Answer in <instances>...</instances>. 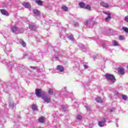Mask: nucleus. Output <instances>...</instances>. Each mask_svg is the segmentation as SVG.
<instances>
[{"label": "nucleus", "mask_w": 128, "mask_h": 128, "mask_svg": "<svg viewBox=\"0 0 128 128\" xmlns=\"http://www.w3.org/2000/svg\"><path fill=\"white\" fill-rule=\"evenodd\" d=\"M74 26H78V22H76L74 24Z\"/></svg>", "instance_id": "nucleus-35"}, {"label": "nucleus", "mask_w": 128, "mask_h": 128, "mask_svg": "<svg viewBox=\"0 0 128 128\" xmlns=\"http://www.w3.org/2000/svg\"><path fill=\"white\" fill-rule=\"evenodd\" d=\"M66 108H68V106H66L64 105H63L62 106V110L64 111V112H66Z\"/></svg>", "instance_id": "nucleus-24"}, {"label": "nucleus", "mask_w": 128, "mask_h": 128, "mask_svg": "<svg viewBox=\"0 0 128 128\" xmlns=\"http://www.w3.org/2000/svg\"><path fill=\"white\" fill-rule=\"evenodd\" d=\"M38 120L40 122H44V117L42 116V117H40L38 119Z\"/></svg>", "instance_id": "nucleus-17"}, {"label": "nucleus", "mask_w": 128, "mask_h": 128, "mask_svg": "<svg viewBox=\"0 0 128 128\" xmlns=\"http://www.w3.org/2000/svg\"><path fill=\"white\" fill-rule=\"evenodd\" d=\"M102 46L103 48H108L106 44H104V45H102Z\"/></svg>", "instance_id": "nucleus-34"}, {"label": "nucleus", "mask_w": 128, "mask_h": 128, "mask_svg": "<svg viewBox=\"0 0 128 128\" xmlns=\"http://www.w3.org/2000/svg\"><path fill=\"white\" fill-rule=\"evenodd\" d=\"M30 68H32L33 70H36V67L34 66H30Z\"/></svg>", "instance_id": "nucleus-39"}, {"label": "nucleus", "mask_w": 128, "mask_h": 128, "mask_svg": "<svg viewBox=\"0 0 128 128\" xmlns=\"http://www.w3.org/2000/svg\"><path fill=\"white\" fill-rule=\"evenodd\" d=\"M100 6H103L104 8H109L110 7V5H108V3H106L104 2H101Z\"/></svg>", "instance_id": "nucleus-10"}, {"label": "nucleus", "mask_w": 128, "mask_h": 128, "mask_svg": "<svg viewBox=\"0 0 128 128\" xmlns=\"http://www.w3.org/2000/svg\"><path fill=\"white\" fill-rule=\"evenodd\" d=\"M112 44L113 46H119L118 43V42L116 40H113Z\"/></svg>", "instance_id": "nucleus-20"}, {"label": "nucleus", "mask_w": 128, "mask_h": 128, "mask_svg": "<svg viewBox=\"0 0 128 128\" xmlns=\"http://www.w3.org/2000/svg\"><path fill=\"white\" fill-rule=\"evenodd\" d=\"M85 108H86L87 109V110H92L90 107V106H85Z\"/></svg>", "instance_id": "nucleus-32"}, {"label": "nucleus", "mask_w": 128, "mask_h": 128, "mask_svg": "<svg viewBox=\"0 0 128 128\" xmlns=\"http://www.w3.org/2000/svg\"><path fill=\"white\" fill-rule=\"evenodd\" d=\"M20 29L18 28L16 26H13L12 28V32L15 34H20Z\"/></svg>", "instance_id": "nucleus-5"}, {"label": "nucleus", "mask_w": 128, "mask_h": 128, "mask_svg": "<svg viewBox=\"0 0 128 128\" xmlns=\"http://www.w3.org/2000/svg\"><path fill=\"white\" fill-rule=\"evenodd\" d=\"M125 20L126 22H128V16L125 17Z\"/></svg>", "instance_id": "nucleus-36"}, {"label": "nucleus", "mask_w": 128, "mask_h": 128, "mask_svg": "<svg viewBox=\"0 0 128 128\" xmlns=\"http://www.w3.org/2000/svg\"><path fill=\"white\" fill-rule=\"evenodd\" d=\"M35 2L38 4V6H42V2L40 0H35Z\"/></svg>", "instance_id": "nucleus-14"}, {"label": "nucleus", "mask_w": 128, "mask_h": 128, "mask_svg": "<svg viewBox=\"0 0 128 128\" xmlns=\"http://www.w3.org/2000/svg\"><path fill=\"white\" fill-rule=\"evenodd\" d=\"M32 110H38V106L36 104H33L32 106Z\"/></svg>", "instance_id": "nucleus-19"}, {"label": "nucleus", "mask_w": 128, "mask_h": 128, "mask_svg": "<svg viewBox=\"0 0 128 128\" xmlns=\"http://www.w3.org/2000/svg\"><path fill=\"white\" fill-rule=\"evenodd\" d=\"M42 98L44 100V104H46H46H50V98L46 95V93L44 96H42Z\"/></svg>", "instance_id": "nucleus-3"}, {"label": "nucleus", "mask_w": 128, "mask_h": 128, "mask_svg": "<svg viewBox=\"0 0 128 128\" xmlns=\"http://www.w3.org/2000/svg\"><path fill=\"white\" fill-rule=\"evenodd\" d=\"M62 10H64V12H68V7L66 6H62Z\"/></svg>", "instance_id": "nucleus-26"}, {"label": "nucleus", "mask_w": 128, "mask_h": 128, "mask_svg": "<svg viewBox=\"0 0 128 128\" xmlns=\"http://www.w3.org/2000/svg\"><path fill=\"white\" fill-rule=\"evenodd\" d=\"M34 16H40V10L34 9L33 10Z\"/></svg>", "instance_id": "nucleus-8"}, {"label": "nucleus", "mask_w": 128, "mask_h": 128, "mask_svg": "<svg viewBox=\"0 0 128 128\" xmlns=\"http://www.w3.org/2000/svg\"><path fill=\"white\" fill-rule=\"evenodd\" d=\"M118 72L120 74H124V69L123 68H118Z\"/></svg>", "instance_id": "nucleus-9"}, {"label": "nucleus", "mask_w": 128, "mask_h": 128, "mask_svg": "<svg viewBox=\"0 0 128 128\" xmlns=\"http://www.w3.org/2000/svg\"><path fill=\"white\" fill-rule=\"evenodd\" d=\"M127 68H128V66Z\"/></svg>", "instance_id": "nucleus-43"}, {"label": "nucleus", "mask_w": 128, "mask_h": 128, "mask_svg": "<svg viewBox=\"0 0 128 128\" xmlns=\"http://www.w3.org/2000/svg\"><path fill=\"white\" fill-rule=\"evenodd\" d=\"M119 40H124V37L122 36H119Z\"/></svg>", "instance_id": "nucleus-31"}, {"label": "nucleus", "mask_w": 128, "mask_h": 128, "mask_svg": "<svg viewBox=\"0 0 128 128\" xmlns=\"http://www.w3.org/2000/svg\"><path fill=\"white\" fill-rule=\"evenodd\" d=\"M105 78L110 82V84H114L116 82V78L114 75H112L109 74H105Z\"/></svg>", "instance_id": "nucleus-1"}, {"label": "nucleus", "mask_w": 128, "mask_h": 128, "mask_svg": "<svg viewBox=\"0 0 128 128\" xmlns=\"http://www.w3.org/2000/svg\"><path fill=\"white\" fill-rule=\"evenodd\" d=\"M96 100L98 102H100V104H102V99L100 98V97H98L96 98Z\"/></svg>", "instance_id": "nucleus-18"}, {"label": "nucleus", "mask_w": 128, "mask_h": 128, "mask_svg": "<svg viewBox=\"0 0 128 128\" xmlns=\"http://www.w3.org/2000/svg\"><path fill=\"white\" fill-rule=\"evenodd\" d=\"M20 43L24 48H25V46H26V42H24L22 40H20Z\"/></svg>", "instance_id": "nucleus-21"}, {"label": "nucleus", "mask_w": 128, "mask_h": 128, "mask_svg": "<svg viewBox=\"0 0 128 128\" xmlns=\"http://www.w3.org/2000/svg\"><path fill=\"white\" fill-rule=\"evenodd\" d=\"M0 12H1V14H4V16H9L8 12L6 10L4 9L1 10Z\"/></svg>", "instance_id": "nucleus-11"}, {"label": "nucleus", "mask_w": 128, "mask_h": 128, "mask_svg": "<svg viewBox=\"0 0 128 128\" xmlns=\"http://www.w3.org/2000/svg\"><path fill=\"white\" fill-rule=\"evenodd\" d=\"M103 12L104 14H107V16H108V14H110L108 12H104V11Z\"/></svg>", "instance_id": "nucleus-33"}, {"label": "nucleus", "mask_w": 128, "mask_h": 128, "mask_svg": "<svg viewBox=\"0 0 128 128\" xmlns=\"http://www.w3.org/2000/svg\"><path fill=\"white\" fill-rule=\"evenodd\" d=\"M111 18H112V16L110 14H108V17L105 18V21L110 22Z\"/></svg>", "instance_id": "nucleus-16"}, {"label": "nucleus", "mask_w": 128, "mask_h": 128, "mask_svg": "<svg viewBox=\"0 0 128 128\" xmlns=\"http://www.w3.org/2000/svg\"><path fill=\"white\" fill-rule=\"evenodd\" d=\"M82 118V116L80 114L77 115V120H80Z\"/></svg>", "instance_id": "nucleus-30"}, {"label": "nucleus", "mask_w": 128, "mask_h": 128, "mask_svg": "<svg viewBox=\"0 0 128 128\" xmlns=\"http://www.w3.org/2000/svg\"><path fill=\"white\" fill-rule=\"evenodd\" d=\"M106 122V118H102L100 121L98 123V125L100 128H104V124Z\"/></svg>", "instance_id": "nucleus-4"}, {"label": "nucleus", "mask_w": 128, "mask_h": 128, "mask_svg": "<svg viewBox=\"0 0 128 128\" xmlns=\"http://www.w3.org/2000/svg\"><path fill=\"white\" fill-rule=\"evenodd\" d=\"M110 112H114V108H112L111 110H110Z\"/></svg>", "instance_id": "nucleus-37"}, {"label": "nucleus", "mask_w": 128, "mask_h": 128, "mask_svg": "<svg viewBox=\"0 0 128 128\" xmlns=\"http://www.w3.org/2000/svg\"><path fill=\"white\" fill-rule=\"evenodd\" d=\"M28 26L31 30H36V26L34 25L30 24Z\"/></svg>", "instance_id": "nucleus-12"}, {"label": "nucleus", "mask_w": 128, "mask_h": 128, "mask_svg": "<svg viewBox=\"0 0 128 128\" xmlns=\"http://www.w3.org/2000/svg\"><path fill=\"white\" fill-rule=\"evenodd\" d=\"M12 68V65H10V66H8L9 68Z\"/></svg>", "instance_id": "nucleus-41"}, {"label": "nucleus", "mask_w": 128, "mask_h": 128, "mask_svg": "<svg viewBox=\"0 0 128 128\" xmlns=\"http://www.w3.org/2000/svg\"><path fill=\"white\" fill-rule=\"evenodd\" d=\"M122 98L124 100H128V96L126 95H124V94L122 95Z\"/></svg>", "instance_id": "nucleus-23"}, {"label": "nucleus", "mask_w": 128, "mask_h": 128, "mask_svg": "<svg viewBox=\"0 0 128 128\" xmlns=\"http://www.w3.org/2000/svg\"><path fill=\"white\" fill-rule=\"evenodd\" d=\"M95 24H96V22H93V26H95Z\"/></svg>", "instance_id": "nucleus-40"}, {"label": "nucleus", "mask_w": 128, "mask_h": 128, "mask_svg": "<svg viewBox=\"0 0 128 128\" xmlns=\"http://www.w3.org/2000/svg\"><path fill=\"white\" fill-rule=\"evenodd\" d=\"M53 93H54V90L52 88L50 89L48 92V94H52Z\"/></svg>", "instance_id": "nucleus-27"}, {"label": "nucleus", "mask_w": 128, "mask_h": 128, "mask_svg": "<svg viewBox=\"0 0 128 128\" xmlns=\"http://www.w3.org/2000/svg\"><path fill=\"white\" fill-rule=\"evenodd\" d=\"M86 10H90L92 8H90V6L88 4L86 5V6L84 7Z\"/></svg>", "instance_id": "nucleus-25"}, {"label": "nucleus", "mask_w": 128, "mask_h": 128, "mask_svg": "<svg viewBox=\"0 0 128 128\" xmlns=\"http://www.w3.org/2000/svg\"><path fill=\"white\" fill-rule=\"evenodd\" d=\"M84 68H88V66H86V64H84Z\"/></svg>", "instance_id": "nucleus-38"}, {"label": "nucleus", "mask_w": 128, "mask_h": 128, "mask_svg": "<svg viewBox=\"0 0 128 128\" xmlns=\"http://www.w3.org/2000/svg\"><path fill=\"white\" fill-rule=\"evenodd\" d=\"M68 38H69V40H74V36H72V34H70L68 36Z\"/></svg>", "instance_id": "nucleus-29"}, {"label": "nucleus", "mask_w": 128, "mask_h": 128, "mask_svg": "<svg viewBox=\"0 0 128 128\" xmlns=\"http://www.w3.org/2000/svg\"><path fill=\"white\" fill-rule=\"evenodd\" d=\"M10 106L11 108H14V102H12V101L10 102Z\"/></svg>", "instance_id": "nucleus-22"}, {"label": "nucleus", "mask_w": 128, "mask_h": 128, "mask_svg": "<svg viewBox=\"0 0 128 128\" xmlns=\"http://www.w3.org/2000/svg\"><path fill=\"white\" fill-rule=\"evenodd\" d=\"M22 4L24 8H30V4L28 2H24Z\"/></svg>", "instance_id": "nucleus-7"}, {"label": "nucleus", "mask_w": 128, "mask_h": 128, "mask_svg": "<svg viewBox=\"0 0 128 128\" xmlns=\"http://www.w3.org/2000/svg\"><path fill=\"white\" fill-rule=\"evenodd\" d=\"M78 6H80V8H84V6H86V4L82 2H80L78 4Z\"/></svg>", "instance_id": "nucleus-15"}, {"label": "nucleus", "mask_w": 128, "mask_h": 128, "mask_svg": "<svg viewBox=\"0 0 128 128\" xmlns=\"http://www.w3.org/2000/svg\"><path fill=\"white\" fill-rule=\"evenodd\" d=\"M122 30L125 32H126L128 34V28L126 27H122Z\"/></svg>", "instance_id": "nucleus-28"}, {"label": "nucleus", "mask_w": 128, "mask_h": 128, "mask_svg": "<svg viewBox=\"0 0 128 128\" xmlns=\"http://www.w3.org/2000/svg\"><path fill=\"white\" fill-rule=\"evenodd\" d=\"M92 20H94V17H92L89 20H86L85 24L86 26H88V24H90V22H92Z\"/></svg>", "instance_id": "nucleus-13"}, {"label": "nucleus", "mask_w": 128, "mask_h": 128, "mask_svg": "<svg viewBox=\"0 0 128 128\" xmlns=\"http://www.w3.org/2000/svg\"><path fill=\"white\" fill-rule=\"evenodd\" d=\"M30 58V60H32V58Z\"/></svg>", "instance_id": "nucleus-42"}, {"label": "nucleus", "mask_w": 128, "mask_h": 128, "mask_svg": "<svg viewBox=\"0 0 128 128\" xmlns=\"http://www.w3.org/2000/svg\"><path fill=\"white\" fill-rule=\"evenodd\" d=\"M35 94L38 98H42L46 94V92L42 91V89H36Z\"/></svg>", "instance_id": "nucleus-2"}, {"label": "nucleus", "mask_w": 128, "mask_h": 128, "mask_svg": "<svg viewBox=\"0 0 128 128\" xmlns=\"http://www.w3.org/2000/svg\"><path fill=\"white\" fill-rule=\"evenodd\" d=\"M56 70H58V72H64V67L62 66H58L57 68H56Z\"/></svg>", "instance_id": "nucleus-6"}]
</instances>
